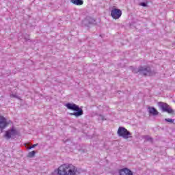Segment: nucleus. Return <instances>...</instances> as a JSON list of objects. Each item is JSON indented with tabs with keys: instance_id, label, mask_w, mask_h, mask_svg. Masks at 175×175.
<instances>
[{
	"instance_id": "obj_16",
	"label": "nucleus",
	"mask_w": 175,
	"mask_h": 175,
	"mask_svg": "<svg viewBox=\"0 0 175 175\" xmlns=\"http://www.w3.org/2000/svg\"><path fill=\"white\" fill-rule=\"evenodd\" d=\"M38 146V144H33L32 146L29 147V150H31V148H35Z\"/></svg>"
},
{
	"instance_id": "obj_13",
	"label": "nucleus",
	"mask_w": 175,
	"mask_h": 175,
	"mask_svg": "<svg viewBox=\"0 0 175 175\" xmlns=\"http://www.w3.org/2000/svg\"><path fill=\"white\" fill-rule=\"evenodd\" d=\"M145 140H147L148 142H152V138L148 135L144 136Z\"/></svg>"
},
{
	"instance_id": "obj_10",
	"label": "nucleus",
	"mask_w": 175,
	"mask_h": 175,
	"mask_svg": "<svg viewBox=\"0 0 175 175\" xmlns=\"http://www.w3.org/2000/svg\"><path fill=\"white\" fill-rule=\"evenodd\" d=\"M120 175H133V173L129 169L124 168L120 170Z\"/></svg>"
},
{
	"instance_id": "obj_6",
	"label": "nucleus",
	"mask_w": 175,
	"mask_h": 175,
	"mask_svg": "<svg viewBox=\"0 0 175 175\" xmlns=\"http://www.w3.org/2000/svg\"><path fill=\"white\" fill-rule=\"evenodd\" d=\"M17 135V130L14 127H12L10 129H8L7 131H5V133L4 135V137L5 139H12V137H14V136H16Z\"/></svg>"
},
{
	"instance_id": "obj_8",
	"label": "nucleus",
	"mask_w": 175,
	"mask_h": 175,
	"mask_svg": "<svg viewBox=\"0 0 175 175\" xmlns=\"http://www.w3.org/2000/svg\"><path fill=\"white\" fill-rule=\"evenodd\" d=\"M9 125V122L5 117L0 116V129L1 131H3V129Z\"/></svg>"
},
{
	"instance_id": "obj_4",
	"label": "nucleus",
	"mask_w": 175,
	"mask_h": 175,
	"mask_svg": "<svg viewBox=\"0 0 175 175\" xmlns=\"http://www.w3.org/2000/svg\"><path fill=\"white\" fill-rule=\"evenodd\" d=\"M157 105L160 109H161L162 111L168 113L169 114H174V110L170 107L169 105L166 103L159 102Z\"/></svg>"
},
{
	"instance_id": "obj_14",
	"label": "nucleus",
	"mask_w": 175,
	"mask_h": 175,
	"mask_svg": "<svg viewBox=\"0 0 175 175\" xmlns=\"http://www.w3.org/2000/svg\"><path fill=\"white\" fill-rule=\"evenodd\" d=\"M165 121L167 122H170L171 124H173V122H174V120H172V119H165Z\"/></svg>"
},
{
	"instance_id": "obj_15",
	"label": "nucleus",
	"mask_w": 175,
	"mask_h": 175,
	"mask_svg": "<svg viewBox=\"0 0 175 175\" xmlns=\"http://www.w3.org/2000/svg\"><path fill=\"white\" fill-rule=\"evenodd\" d=\"M140 6H143L144 8H146L147 6V3H139Z\"/></svg>"
},
{
	"instance_id": "obj_17",
	"label": "nucleus",
	"mask_w": 175,
	"mask_h": 175,
	"mask_svg": "<svg viewBox=\"0 0 175 175\" xmlns=\"http://www.w3.org/2000/svg\"><path fill=\"white\" fill-rule=\"evenodd\" d=\"M15 97H16V96H14V94L11 95V98H15Z\"/></svg>"
},
{
	"instance_id": "obj_7",
	"label": "nucleus",
	"mask_w": 175,
	"mask_h": 175,
	"mask_svg": "<svg viewBox=\"0 0 175 175\" xmlns=\"http://www.w3.org/2000/svg\"><path fill=\"white\" fill-rule=\"evenodd\" d=\"M111 16L113 20H118L122 16V11L118 8H114L111 11Z\"/></svg>"
},
{
	"instance_id": "obj_5",
	"label": "nucleus",
	"mask_w": 175,
	"mask_h": 175,
	"mask_svg": "<svg viewBox=\"0 0 175 175\" xmlns=\"http://www.w3.org/2000/svg\"><path fill=\"white\" fill-rule=\"evenodd\" d=\"M137 72L144 76H152L154 75V72L151 71V68H150V67L141 66L139 68Z\"/></svg>"
},
{
	"instance_id": "obj_1",
	"label": "nucleus",
	"mask_w": 175,
	"mask_h": 175,
	"mask_svg": "<svg viewBox=\"0 0 175 175\" xmlns=\"http://www.w3.org/2000/svg\"><path fill=\"white\" fill-rule=\"evenodd\" d=\"M58 175H77V167L72 164H63L57 170Z\"/></svg>"
},
{
	"instance_id": "obj_9",
	"label": "nucleus",
	"mask_w": 175,
	"mask_h": 175,
	"mask_svg": "<svg viewBox=\"0 0 175 175\" xmlns=\"http://www.w3.org/2000/svg\"><path fill=\"white\" fill-rule=\"evenodd\" d=\"M148 109L149 114H151V116H158V110H157L154 107H148Z\"/></svg>"
},
{
	"instance_id": "obj_2",
	"label": "nucleus",
	"mask_w": 175,
	"mask_h": 175,
	"mask_svg": "<svg viewBox=\"0 0 175 175\" xmlns=\"http://www.w3.org/2000/svg\"><path fill=\"white\" fill-rule=\"evenodd\" d=\"M65 107L68 109V110H73V113H70V116H75V117H80V116H83L84 113L83 112V109L79 108V105L75 104V103H66L65 105Z\"/></svg>"
},
{
	"instance_id": "obj_12",
	"label": "nucleus",
	"mask_w": 175,
	"mask_h": 175,
	"mask_svg": "<svg viewBox=\"0 0 175 175\" xmlns=\"http://www.w3.org/2000/svg\"><path fill=\"white\" fill-rule=\"evenodd\" d=\"M36 154V152H35V150H33V151L29 152L27 157L29 158H33V157H35Z\"/></svg>"
},
{
	"instance_id": "obj_3",
	"label": "nucleus",
	"mask_w": 175,
	"mask_h": 175,
	"mask_svg": "<svg viewBox=\"0 0 175 175\" xmlns=\"http://www.w3.org/2000/svg\"><path fill=\"white\" fill-rule=\"evenodd\" d=\"M117 133L118 136L123 137V139H129L132 137V133L127 131L124 127H119Z\"/></svg>"
},
{
	"instance_id": "obj_11",
	"label": "nucleus",
	"mask_w": 175,
	"mask_h": 175,
	"mask_svg": "<svg viewBox=\"0 0 175 175\" xmlns=\"http://www.w3.org/2000/svg\"><path fill=\"white\" fill-rule=\"evenodd\" d=\"M70 3H73V5L80 6L84 3V1L83 0H70Z\"/></svg>"
}]
</instances>
